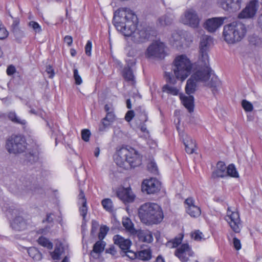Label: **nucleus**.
Instances as JSON below:
<instances>
[{
	"mask_svg": "<svg viewBox=\"0 0 262 262\" xmlns=\"http://www.w3.org/2000/svg\"><path fill=\"white\" fill-rule=\"evenodd\" d=\"M135 235L139 240L142 242L150 243L153 241V236L151 232L148 230H136Z\"/></svg>",
	"mask_w": 262,
	"mask_h": 262,
	"instance_id": "19",
	"label": "nucleus"
},
{
	"mask_svg": "<svg viewBox=\"0 0 262 262\" xmlns=\"http://www.w3.org/2000/svg\"><path fill=\"white\" fill-rule=\"evenodd\" d=\"M78 204H86V203H87L86 199L85 198L84 193L81 189H80V192L78 195Z\"/></svg>",
	"mask_w": 262,
	"mask_h": 262,
	"instance_id": "55",
	"label": "nucleus"
},
{
	"mask_svg": "<svg viewBox=\"0 0 262 262\" xmlns=\"http://www.w3.org/2000/svg\"><path fill=\"white\" fill-rule=\"evenodd\" d=\"M16 72V69L15 67L13 65H10L8 67L7 69V74L9 76H11L13 75Z\"/></svg>",
	"mask_w": 262,
	"mask_h": 262,
	"instance_id": "62",
	"label": "nucleus"
},
{
	"mask_svg": "<svg viewBox=\"0 0 262 262\" xmlns=\"http://www.w3.org/2000/svg\"><path fill=\"white\" fill-rule=\"evenodd\" d=\"M208 85L212 88V91L214 93L217 91V88L220 86L221 82L216 77H213Z\"/></svg>",
	"mask_w": 262,
	"mask_h": 262,
	"instance_id": "40",
	"label": "nucleus"
},
{
	"mask_svg": "<svg viewBox=\"0 0 262 262\" xmlns=\"http://www.w3.org/2000/svg\"><path fill=\"white\" fill-rule=\"evenodd\" d=\"M114 160L117 165L124 169L135 167L141 164V157L135 149L122 147L114 156Z\"/></svg>",
	"mask_w": 262,
	"mask_h": 262,
	"instance_id": "4",
	"label": "nucleus"
},
{
	"mask_svg": "<svg viewBox=\"0 0 262 262\" xmlns=\"http://www.w3.org/2000/svg\"><path fill=\"white\" fill-rule=\"evenodd\" d=\"M227 213L226 220L229 223L230 227L235 233H239L241 231V223L238 213L236 211H231L228 207Z\"/></svg>",
	"mask_w": 262,
	"mask_h": 262,
	"instance_id": "11",
	"label": "nucleus"
},
{
	"mask_svg": "<svg viewBox=\"0 0 262 262\" xmlns=\"http://www.w3.org/2000/svg\"><path fill=\"white\" fill-rule=\"evenodd\" d=\"M105 243L103 241H97L93 246V252L97 254L100 253L104 250Z\"/></svg>",
	"mask_w": 262,
	"mask_h": 262,
	"instance_id": "41",
	"label": "nucleus"
},
{
	"mask_svg": "<svg viewBox=\"0 0 262 262\" xmlns=\"http://www.w3.org/2000/svg\"><path fill=\"white\" fill-rule=\"evenodd\" d=\"M12 33L14 35L15 39L18 42H20L22 38L25 36L24 32L19 29L16 26H15L13 27Z\"/></svg>",
	"mask_w": 262,
	"mask_h": 262,
	"instance_id": "39",
	"label": "nucleus"
},
{
	"mask_svg": "<svg viewBox=\"0 0 262 262\" xmlns=\"http://www.w3.org/2000/svg\"><path fill=\"white\" fill-rule=\"evenodd\" d=\"M103 207L108 212L113 211V202L110 199H103L101 202Z\"/></svg>",
	"mask_w": 262,
	"mask_h": 262,
	"instance_id": "43",
	"label": "nucleus"
},
{
	"mask_svg": "<svg viewBox=\"0 0 262 262\" xmlns=\"http://www.w3.org/2000/svg\"><path fill=\"white\" fill-rule=\"evenodd\" d=\"M27 193H34L37 192L38 189L37 186L34 184H32L29 180H25L23 182V185L21 188Z\"/></svg>",
	"mask_w": 262,
	"mask_h": 262,
	"instance_id": "24",
	"label": "nucleus"
},
{
	"mask_svg": "<svg viewBox=\"0 0 262 262\" xmlns=\"http://www.w3.org/2000/svg\"><path fill=\"white\" fill-rule=\"evenodd\" d=\"M183 143L185 147L186 152L187 154H191L194 152L195 143L190 137L186 136V138L183 139Z\"/></svg>",
	"mask_w": 262,
	"mask_h": 262,
	"instance_id": "23",
	"label": "nucleus"
},
{
	"mask_svg": "<svg viewBox=\"0 0 262 262\" xmlns=\"http://www.w3.org/2000/svg\"><path fill=\"white\" fill-rule=\"evenodd\" d=\"M258 7V1L257 0L251 1L238 14V18H250L253 17L255 15Z\"/></svg>",
	"mask_w": 262,
	"mask_h": 262,
	"instance_id": "12",
	"label": "nucleus"
},
{
	"mask_svg": "<svg viewBox=\"0 0 262 262\" xmlns=\"http://www.w3.org/2000/svg\"><path fill=\"white\" fill-rule=\"evenodd\" d=\"M124 252H125L126 255L130 259H134L137 258L138 253H137L128 250H125Z\"/></svg>",
	"mask_w": 262,
	"mask_h": 262,
	"instance_id": "60",
	"label": "nucleus"
},
{
	"mask_svg": "<svg viewBox=\"0 0 262 262\" xmlns=\"http://www.w3.org/2000/svg\"><path fill=\"white\" fill-rule=\"evenodd\" d=\"M247 33L246 27L240 21H233L224 27L223 36L228 44H234L241 41Z\"/></svg>",
	"mask_w": 262,
	"mask_h": 262,
	"instance_id": "5",
	"label": "nucleus"
},
{
	"mask_svg": "<svg viewBox=\"0 0 262 262\" xmlns=\"http://www.w3.org/2000/svg\"><path fill=\"white\" fill-rule=\"evenodd\" d=\"M28 253L35 260H40L42 258V254L35 247H30L28 249Z\"/></svg>",
	"mask_w": 262,
	"mask_h": 262,
	"instance_id": "30",
	"label": "nucleus"
},
{
	"mask_svg": "<svg viewBox=\"0 0 262 262\" xmlns=\"http://www.w3.org/2000/svg\"><path fill=\"white\" fill-rule=\"evenodd\" d=\"M134 112L133 111H128L125 116V119L126 121L129 122L134 117Z\"/></svg>",
	"mask_w": 262,
	"mask_h": 262,
	"instance_id": "61",
	"label": "nucleus"
},
{
	"mask_svg": "<svg viewBox=\"0 0 262 262\" xmlns=\"http://www.w3.org/2000/svg\"><path fill=\"white\" fill-rule=\"evenodd\" d=\"M212 42V38L211 36L204 35L202 37L200 46L199 58L204 59L207 62V59H209L207 51Z\"/></svg>",
	"mask_w": 262,
	"mask_h": 262,
	"instance_id": "13",
	"label": "nucleus"
},
{
	"mask_svg": "<svg viewBox=\"0 0 262 262\" xmlns=\"http://www.w3.org/2000/svg\"><path fill=\"white\" fill-rule=\"evenodd\" d=\"M73 76L76 84L80 85L82 83V79L79 75L78 71L77 69H74L73 70Z\"/></svg>",
	"mask_w": 262,
	"mask_h": 262,
	"instance_id": "51",
	"label": "nucleus"
},
{
	"mask_svg": "<svg viewBox=\"0 0 262 262\" xmlns=\"http://www.w3.org/2000/svg\"><path fill=\"white\" fill-rule=\"evenodd\" d=\"M183 237H176L172 241L167 243V246L169 248H175L178 246L182 242Z\"/></svg>",
	"mask_w": 262,
	"mask_h": 262,
	"instance_id": "46",
	"label": "nucleus"
},
{
	"mask_svg": "<svg viewBox=\"0 0 262 262\" xmlns=\"http://www.w3.org/2000/svg\"><path fill=\"white\" fill-rule=\"evenodd\" d=\"M147 168L148 170L150 171L151 173L156 174H158V168L156 164L154 162H150L148 163L147 165Z\"/></svg>",
	"mask_w": 262,
	"mask_h": 262,
	"instance_id": "52",
	"label": "nucleus"
},
{
	"mask_svg": "<svg viewBox=\"0 0 262 262\" xmlns=\"http://www.w3.org/2000/svg\"><path fill=\"white\" fill-rule=\"evenodd\" d=\"M242 105L243 108L246 112H251L253 109V105L250 102L247 101L246 100H243L242 102Z\"/></svg>",
	"mask_w": 262,
	"mask_h": 262,
	"instance_id": "49",
	"label": "nucleus"
},
{
	"mask_svg": "<svg viewBox=\"0 0 262 262\" xmlns=\"http://www.w3.org/2000/svg\"><path fill=\"white\" fill-rule=\"evenodd\" d=\"M193 252L187 244H182L175 252V255L183 262L188 261L189 257L193 255Z\"/></svg>",
	"mask_w": 262,
	"mask_h": 262,
	"instance_id": "14",
	"label": "nucleus"
},
{
	"mask_svg": "<svg viewBox=\"0 0 262 262\" xmlns=\"http://www.w3.org/2000/svg\"><path fill=\"white\" fill-rule=\"evenodd\" d=\"M227 176H229L234 178H238V173L233 164H230L227 168Z\"/></svg>",
	"mask_w": 262,
	"mask_h": 262,
	"instance_id": "44",
	"label": "nucleus"
},
{
	"mask_svg": "<svg viewBox=\"0 0 262 262\" xmlns=\"http://www.w3.org/2000/svg\"><path fill=\"white\" fill-rule=\"evenodd\" d=\"M193 64L185 55L177 56L173 61L172 71L174 75L170 72H165V78L168 83L174 84L177 79L184 81L191 74Z\"/></svg>",
	"mask_w": 262,
	"mask_h": 262,
	"instance_id": "2",
	"label": "nucleus"
},
{
	"mask_svg": "<svg viewBox=\"0 0 262 262\" xmlns=\"http://www.w3.org/2000/svg\"><path fill=\"white\" fill-rule=\"evenodd\" d=\"M181 21L184 25L196 28L199 26L200 19L196 11L190 8L187 9L181 16Z\"/></svg>",
	"mask_w": 262,
	"mask_h": 262,
	"instance_id": "9",
	"label": "nucleus"
},
{
	"mask_svg": "<svg viewBox=\"0 0 262 262\" xmlns=\"http://www.w3.org/2000/svg\"><path fill=\"white\" fill-rule=\"evenodd\" d=\"M38 244L42 247L50 250L53 248V244L48 238L40 236L37 240Z\"/></svg>",
	"mask_w": 262,
	"mask_h": 262,
	"instance_id": "38",
	"label": "nucleus"
},
{
	"mask_svg": "<svg viewBox=\"0 0 262 262\" xmlns=\"http://www.w3.org/2000/svg\"><path fill=\"white\" fill-rule=\"evenodd\" d=\"M242 0H230L229 12H234L241 8Z\"/></svg>",
	"mask_w": 262,
	"mask_h": 262,
	"instance_id": "34",
	"label": "nucleus"
},
{
	"mask_svg": "<svg viewBox=\"0 0 262 262\" xmlns=\"http://www.w3.org/2000/svg\"><path fill=\"white\" fill-rule=\"evenodd\" d=\"M64 41L67 44L69 47H70L73 43V38L71 36L66 35L64 37Z\"/></svg>",
	"mask_w": 262,
	"mask_h": 262,
	"instance_id": "63",
	"label": "nucleus"
},
{
	"mask_svg": "<svg viewBox=\"0 0 262 262\" xmlns=\"http://www.w3.org/2000/svg\"><path fill=\"white\" fill-rule=\"evenodd\" d=\"M185 203L186 205V212L191 217H197L201 215V209L198 206L194 205V201L192 198H187L185 200Z\"/></svg>",
	"mask_w": 262,
	"mask_h": 262,
	"instance_id": "16",
	"label": "nucleus"
},
{
	"mask_svg": "<svg viewBox=\"0 0 262 262\" xmlns=\"http://www.w3.org/2000/svg\"><path fill=\"white\" fill-rule=\"evenodd\" d=\"M113 22L118 31L124 36H132L133 40L137 43L145 41L152 34L151 28L140 27L137 28V16L127 8H121L116 11Z\"/></svg>",
	"mask_w": 262,
	"mask_h": 262,
	"instance_id": "1",
	"label": "nucleus"
},
{
	"mask_svg": "<svg viewBox=\"0 0 262 262\" xmlns=\"http://www.w3.org/2000/svg\"><path fill=\"white\" fill-rule=\"evenodd\" d=\"M92 43L90 40H88L85 46V52L86 55L90 56L91 55Z\"/></svg>",
	"mask_w": 262,
	"mask_h": 262,
	"instance_id": "57",
	"label": "nucleus"
},
{
	"mask_svg": "<svg viewBox=\"0 0 262 262\" xmlns=\"http://www.w3.org/2000/svg\"><path fill=\"white\" fill-rule=\"evenodd\" d=\"M7 117L10 121L15 124L25 125L27 123L26 120L21 119L17 115L16 113L14 111H11L8 112Z\"/></svg>",
	"mask_w": 262,
	"mask_h": 262,
	"instance_id": "27",
	"label": "nucleus"
},
{
	"mask_svg": "<svg viewBox=\"0 0 262 262\" xmlns=\"http://www.w3.org/2000/svg\"><path fill=\"white\" fill-rule=\"evenodd\" d=\"M151 257V251L149 249L141 250L137 254V258L142 260H148Z\"/></svg>",
	"mask_w": 262,
	"mask_h": 262,
	"instance_id": "31",
	"label": "nucleus"
},
{
	"mask_svg": "<svg viewBox=\"0 0 262 262\" xmlns=\"http://www.w3.org/2000/svg\"><path fill=\"white\" fill-rule=\"evenodd\" d=\"M6 147L10 154H20L26 151L27 143L23 136L15 135L11 136L7 139Z\"/></svg>",
	"mask_w": 262,
	"mask_h": 262,
	"instance_id": "6",
	"label": "nucleus"
},
{
	"mask_svg": "<svg viewBox=\"0 0 262 262\" xmlns=\"http://www.w3.org/2000/svg\"><path fill=\"white\" fill-rule=\"evenodd\" d=\"M117 194L118 197L124 202H132L135 199V195L129 188L119 189Z\"/></svg>",
	"mask_w": 262,
	"mask_h": 262,
	"instance_id": "17",
	"label": "nucleus"
},
{
	"mask_svg": "<svg viewBox=\"0 0 262 262\" xmlns=\"http://www.w3.org/2000/svg\"><path fill=\"white\" fill-rule=\"evenodd\" d=\"M211 70L209 67V59L206 62L204 59H199L197 67L191 77L198 82L207 81L210 77Z\"/></svg>",
	"mask_w": 262,
	"mask_h": 262,
	"instance_id": "7",
	"label": "nucleus"
},
{
	"mask_svg": "<svg viewBox=\"0 0 262 262\" xmlns=\"http://www.w3.org/2000/svg\"><path fill=\"white\" fill-rule=\"evenodd\" d=\"M122 225L125 230L130 234L135 235L136 229L134 227V224L128 217L123 218Z\"/></svg>",
	"mask_w": 262,
	"mask_h": 262,
	"instance_id": "26",
	"label": "nucleus"
},
{
	"mask_svg": "<svg viewBox=\"0 0 262 262\" xmlns=\"http://www.w3.org/2000/svg\"><path fill=\"white\" fill-rule=\"evenodd\" d=\"M79 205V211L80 212V214L82 216L83 221L85 222V217L88 212V206L87 203L86 204H78Z\"/></svg>",
	"mask_w": 262,
	"mask_h": 262,
	"instance_id": "45",
	"label": "nucleus"
},
{
	"mask_svg": "<svg viewBox=\"0 0 262 262\" xmlns=\"http://www.w3.org/2000/svg\"><path fill=\"white\" fill-rule=\"evenodd\" d=\"M46 72L49 75V78H52L54 76V70L51 66L49 65L47 66Z\"/></svg>",
	"mask_w": 262,
	"mask_h": 262,
	"instance_id": "58",
	"label": "nucleus"
},
{
	"mask_svg": "<svg viewBox=\"0 0 262 262\" xmlns=\"http://www.w3.org/2000/svg\"><path fill=\"white\" fill-rule=\"evenodd\" d=\"M29 26L32 28V29L36 32H39L41 31V27L39 26V25L35 21H31L29 23Z\"/></svg>",
	"mask_w": 262,
	"mask_h": 262,
	"instance_id": "54",
	"label": "nucleus"
},
{
	"mask_svg": "<svg viewBox=\"0 0 262 262\" xmlns=\"http://www.w3.org/2000/svg\"><path fill=\"white\" fill-rule=\"evenodd\" d=\"M227 168L225 164L222 161H219L216 164V169L212 173L213 178H223L227 176Z\"/></svg>",
	"mask_w": 262,
	"mask_h": 262,
	"instance_id": "22",
	"label": "nucleus"
},
{
	"mask_svg": "<svg viewBox=\"0 0 262 262\" xmlns=\"http://www.w3.org/2000/svg\"><path fill=\"white\" fill-rule=\"evenodd\" d=\"M226 17H213L207 19L204 25L205 28L210 32H213L223 24Z\"/></svg>",
	"mask_w": 262,
	"mask_h": 262,
	"instance_id": "15",
	"label": "nucleus"
},
{
	"mask_svg": "<svg viewBox=\"0 0 262 262\" xmlns=\"http://www.w3.org/2000/svg\"><path fill=\"white\" fill-rule=\"evenodd\" d=\"M122 75L126 81L134 82L135 77L132 70L129 66L124 67L123 70Z\"/></svg>",
	"mask_w": 262,
	"mask_h": 262,
	"instance_id": "29",
	"label": "nucleus"
},
{
	"mask_svg": "<svg viewBox=\"0 0 262 262\" xmlns=\"http://www.w3.org/2000/svg\"><path fill=\"white\" fill-rule=\"evenodd\" d=\"M233 244L234 248L236 250H239L241 249V243L239 239L234 236L233 238Z\"/></svg>",
	"mask_w": 262,
	"mask_h": 262,
	"instance_id": "59",
	"label": "nucleus"
},
{
	"mask_svg": "<svg viewBox=\"0 0 262 262\" xmlns=\"http://www.w3.org/2000/svg\"><path fill=\"white\" fill-rule=\"evenodd\" d=\"M165 44L159 41L151 43L147 48L145 55L147 58H164L166 55Z\"/></svg>",
	"mask_w": 262,
	"mask_h": 262,
	"instance_id": "8",
	"label": "nucleus"
},
{
	"mask_svg": "<svg viewBox=\"0 0 262 262\" xmlns=\"http://www.w3.org/2000/svg\"><path fill=\"white\" fill-rule=\"evenodd\" d=\"M161 183L155 178L145 180L142 182V190L147 194H154L160 190Z\"/></svg>",
	"mask_w": 262,
	"mask_h": 262,
	"instance_id": "10",
	"label": "nucleus"
},
{
	"mask_svg": "<svg viewBox=\"0 0 262 262\" xmlns=\"http://www.w3.org/2000/svg\"><path fill=\"white\" fill-rule=\"evenodd\" d=\"M64 251L62 244L59 242L56 244L54 251L51 253L52 257L54 260H58Z\"/></svg>",
	"mask_w": 262,
	"mask_h": 262,
	"instance_id": "28",
	"label": "nucleus"
},
{
	"mask_svg": "<svg viewBox=\"0 0 262 262\" xmlns=\"http://www.w3.org/2000/svg\"><path fill=\"white\" fill-rule=\"evenodd\" d=\"M12 228L18 231H23L27 228L26 220L20 216H16L11 224Z\"/></svg>",
	"mask_w": 262,
	"mask_h": 262,
	"instance_id": "20",
	"label": "nucleus"
},
{
	"mask_svg": "<svg viewBox=\"0 0 262 262\" xmlns=\"http://www.w3.org/2000/svg\"><path fill=\"white\" fill-rule=\"evenodd\" d=\"M114 244L117 246L123 251L128 250L130 245L131 242L128 239H126L120 235H115L113 237Z\"/></svg>",
	"mask_w": 262,
	"mask_h": 262,
	"instance_id": "18",
	"label": "nucleus"
},
{
	"mask_svg": "<svg viewBox=\"0 0 262 262\" xmlns=\"http://www.w3.org/2000/svg\"><path fill=\"white\" fill-rule=\"evenodd\" d=\"M195 81L191 76L187 80L185 86L186 93L188 95H191L194 93L196 90V83Z\"/></svg>",
	"mask_w": 262,
	"mask_h": 262,
	"instance_id": "25",
	"label": "nucleus"
},
{
	"mask_svg": "<svg viewBox=\"0 0 262 262\" xmlns=\"http://www.w3.org/2000/svg\"><path fill=\"white\" fill-rule=\"evenodd\" d=\"M181 39L180 32L178 31H174L171 35V37L169 39L170 43L174 46L176 44V46L179 45V41Z\"/></svg>",
	"mask_w": 262,
	"mask_h": 262,
	"instance_id": "35",
	"label": "nucleus"
},
{
	"mask_svg": "<svg viewBox=\"0 0 262 262\" xmlns=\"http://www.w3.org/2000/svg\"><path fill=\"white\" fill-rule=\"evenodd\" d=\"M90 136L91 132L90 130L88 129H84L81 131V138L84 141H89Z\"/></svg>",
	"mask_w": 262,
	"mask_h": 262,
	"instance_id": "53",
	"label": "nucleus"
},
{
	"mask_svg": "<svg viewBox=\"0 0 262 262\" xmlns=\"http://www.w3.org/2000/svg\"><path fill=\"white\" fill-rule=\"evenodd\" d=\"M115 120V115L113 112H108L107 113L105 117L103 119L102 124L103 128L108 127Z\"/></svg>",
	"mask_w": 262,
	"mask_h": 262,
	"instance_id": "33",
	"label": "nucleus"
},
{
	"mask_svg": "<svg viewBox=\"0 0 262 262\" xmlns=\"http://www.w3.org/2000/svg\"><path fill=\"white\" fill-rule=\"evenodd\" d=\"M163 91L171 95L176 96L179 94L180 90L177 87L166 84L163 87Z\"/></svg>",
	"mask_w": 262,
	"mask_h": 262,
	"instance_id": "36",
	"label": "nucleus"
},
{
	"mask_svg": "<svg viewBox=\"0 0 262 262\" xmlns=\"http://www.w3.org/2000/svg\"><path fill=\"white\" fill-rule=\"evenodd\" d=\"M217 4L223 10L229 12L230 5V0H217Z\"/></svg>",
	"mask_w": 262,
	"mask_h": 262,
	"instance_id": "47",
	"label": "nucleus"
},
{
	"mask_svg": "<svg viewBox=\"0 0 262 262\" xmlns=\"http://www.w3.org/2000/svg\"><path fill=\"white\" fill-rule=\"evenodd\" d=\"M249 41L251 45L255 46H259L262 44L261 38L255 34L249 37Z\"/></svg>",
	"mask_w": 262,
	"mask_h": 262,
	"instance_id": "42",
	"label": "nucleus"
},
{
	"mask_svg": "<svg viewBox=\"0 0 262 262\" xmlns=\"http://www.w3.org/2000/svg\"><path fill=\"white\" fill-rule=\"evenodd\" d=\"M109 228L107 226H101L100 228V231L98 234V237L99 239H102L104 238Z\"/></svg>",
	"mask_w": 262,
	"mask_h": 262,
	"instance_id": "50",
	"label": "nucleus"
},
{
	"mask_svg": "<svg viewBox=\"0 0 262 262\" xmlns=\"http://www.w3.org/2000/svg\"><path fill=\"white\" fill-rule=\"evenodd\" d=\"M180 98L184 106L187 109L189 113L193 111L194 109V97L193 96L188 95L185 96L180 95Z\"/></svg>",
	"mask_w": 262,
	"mask_h": 262,
	"instance_id": "21",
	"label": "nucleus"
},
{
	"mask_svg": "<svg viewBox=\"0 0 262 262\" xmlns=\"http://www.w3.org/2000/svg\"><path fill=\"white\" fill-rule=\"evenodd\" d=\"M203 234L200 231H196L191 233V237L195 241H201L202 238Z\"/></svg>",
	"mask_w": 262,
	"mask_h": 262,
	"instance_id": "56",
	"label": "nucleus"
},
{
	"mask_svg": "<svg viewBox=\"0 0 262 262\" xmlns=\"http://www.w3.org/2000/svg\"><path fill=\"white\" fill-rule=\"evenodd\" d=\"M172 21L173 19L171 16L165 15L159 18L158 23L161 26H166L171 24Z\"/></svg>",
	"mask_w": 262,
	"mask_h": 262,
	"instance_id": "32",
	"label": "nucleus"
},
{
	"mask_svg": "<svg viewBox=\"0 0 262 262\" xmlns=\"http://www.w3.org/2000/svg\"><path fill=\"white\" fill-rule=\"evenodd\" d=\"M138 215L141 221L146 225L158 224L163 218L161 207L157 204L150 202L140 206L138 209Z\"/></svg>",
	"mask_w": 262,
	"mask_h": 262,
	"instance_id": "3",
	"label": "nucleus"
},
{
	"mask_svg": "<svg viewBox=\"0 0 262 262\" xmlns=\"http://www.w3.org/2000/svg\"><path fill=\"white\" fill-rule=\"evenodd\" d=\"M98 224L97 222L93 221H92V229H91V233L94 234L96 231L97 230V228L98 227Z\"/></svg>",
	"mask_w": 262,
	"mask_h": 262,
	"instance_id": "64",
	"label": "nucleus"
},
{
	"mask_svg": "<svg viewBox=\"0 0 262 262\" xmlns=\"http://www.w3.org/2000/svg\"><path fill=\"white\" fill-rule=\"evenodd\" d=\"M8 32L0 20V39H5L8 36Z\"/></svg>",
	"mask_w": 262,
	"mask_h": 262,
	"instance_id": "48",
	"label": "nucleus"
},
{
	"mask_svg": "<svg viewBox=\"0 0 262 262\" xmlns=\"http://www.w3.org/2000/svg\"><path fill=\"white\" fill-rule=\"evenodd\" d=\"M26 160L30 163H33L38 160V156L37 151H29L26 154Z\"/></svg>",
	"mask_w": 262,
	"mask_h": 262,
	"instance_id": "37",
	"label": "nucleus"
}]
</instances>
